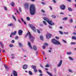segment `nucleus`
Listing matches in <instances>:
<instances>
[{
  "label": "nucleus",
  "mask_w": 76,
  "mask_h": 76,
  "mask_svg": "<svg viewBox=\"0 0 76 76\" xmlns=\"http://www.w3.org/2000/svg\"><path fill=\"white\" fill-rule=\"evenodd\" d=\"M72 39H74V40H75L76 39V37L75 36L72 37Z\"/></svg>",
  "instance_id": "obj_26"
},
{
  "label": "nucleus",
  "mask_w": 76,
  "mask_h": 76,
  "mask_svg": "<svg viewBox=\"0 0 76 76\" xmlns=\"http://www.w3.org/2000/svg\"><path fill=\"white\" fill-rule=\"evenodd\" d=\"M4 9L5 10H7V9L5 7H4Z\"/></svg>",
  "instance_id": "obj_43"
},
{
  "label": "nucleus",
  "mask_w": 76,
  "mask_h": 76,
  "mask_svg": "<svg viewBox=\"0 0 76 76\" xmlns=\"http://www.w3.org/2000/svg\"><path fill=\"white\" fill-rule=\"evenodd\" d=\"M16 33H17V32L16 31H15L14 32H12L10 34V37H11H11H12V36H13V35H16Z\"/></svg>",
  "instance_id": "obj_6"
},
{
  "label": "nucleus",
  "mask_w": 76,
  "mask_h": 76,
  "mask_svg": "<svg viewBox=\"0 0 76 76\" xmlns=\"http://www.w3.org/2000/svg\"><path fill=\"white\" fill-rule=\"evenodd\" d=\"M71 45H75L76 44V43L75 42H71L70 43Z\"/></svg>",
  "instance_id": "obj_32"
},
{
  "label": "nucleus",
  "mask_w": 76,
  "mask_h": 76,
  "mask_svg": "<svg viewBox=\"0 0 76 76\" xmlns=\"http://www.w3.org/2000/svg\"><path fill=\"white\" fill-rule=\"evenodd\" d=\"M25 9H28L29 8V4L28 3H26L25 4Z\"/></svg>",
  "instance_id": "obj_11"
},
{
  "label": "nucleus",
  "mask_w": 76,
  "mask_h": 76,
  "mask_svg": "<svg viewBox=\"0 0 76 76\" xmlns=\"http://www.w3.org/2000/svg\"><path fill=\"white\" fill-rule=\"evenodd\" d=\"M62 62H63V60H61L60 61L58 64L57 66L58 67H60V66H61V64H62Z\"/></svg>",
  "instance_id": "obj_9"
},
{
  "label": "nucleus",
  "mask_w": 76,
  "mask_h": 76,
  "mask_svg": "<svg viewBox=\"0 0 76 76\" xmlns=\"http://www.w3.org/2000/svg\"><path fill=\"white\" fill-rule=\"evenodd\" d=\"M51 18H53L54 19L56 18V16L54 15H51Z\"/></svg>",
  "instance_id": "obj_22"
},
{
  "label": "nucleus",
  "mask_w": 76,
  "mask_h": 76,
  "mask_svg": "<svg viewBox=\"0 0 76 76\" xmlns=\"http://www.w3.org/2000/svg\"><path fill=\"white\" fill-rule=\"evenodd\" d=\"M44 45H45V46H48V44H47V43H44Z\"/></svg>",
  "instance_id": "obj_37"
},
{
  "label": "nucleus",
  "mask_w": 76,
  "mask_h": 76,
  "mask_svg": "<svg viewBox=\"0 0 76 76\" xmlns=\"http://www.w3.org/2000/svg\"><path fill=\"white\" fill-rule=\"evenodd\" d=\"M3 52V53H4L5 52V50H2Z\"/></svg>",
  "instance_id": "obj_63"
},
{
  "label": "nucleus",
  "mask_w": 76,
  "mask_h": 76,
  "mask_svg": "<svg viewBox=\"0 0 76 76\" xmlns=\"http://www.w3.org/2000/svg\"><path fill=\"white\" fill-rule=\"evenodd\" d=\"M69 72H73L72 71V70H70V69H69Z\"/></svg>",
  "instance_id": "obj_57"
},
{
  "label": "nucleus",
  "mask_w": 76,
  "mask_h": 76,
  "mask_svg": "<svg viewBox=\"0 0 76 76\" xmlns=\"http://www.w3.org/2000/svg\"><path fill=\"white\" fill-rule=\"evenodd\" d=\"M36 8L34 5H31L30 8V14L31 15H35V13L36 12Z\"/></svg>",
  "instance_id": "obj_1"
},
{
  "label": "nucleus",
  "mask_w": 76,
  "mask_h": 76,
  "mask_svg": "<svg viewBox=\"0 0 76 76\" xmlns=\"http://www.w3.org/2000/svg\"><path fill=\"white\" fill-rule=\"evenodd\" d=\"M30 35H31V33L30 32H28L26 35L25 36V38H26L27 37V36L28 35L29 37V36H30Z\"/></svg>",
  "instance_id": "obj_16"
},
{
  "label": "nucleus",
  "mask_w": 76,
  "mask_h": 76,
  "mask_svg": "<svg viewBox=\"0 0 76 76\" xmlns=\"http://www.w3.org/2000/svg\"><path fill=\"white\" fill-rule=\"evenodd\" d=\"M40 39H41V40H43L44 39L43 36H41L40 37Z\"/></svg>",
  "instance_id": "obj_31"
},
{
  "label": "nucleus",
  "mask_w": 76,
  "mask_h": 76,
  "mask_svg": "<svg viewBox=\"0 0 76 76\" xmlns=\"http://www.w3.org/2000/svg\"><path fill=\"white\" fill-rule=\"evenodd\" d=\"M34 71L35 73H37V69H34Z\"/></svg>",
  "instance_id": "obj_40"
},
{
  "label": "nucleus",
  "mask_w": 76,
  "mask_h": 76,
  "mask_svg": "<svg viewBox=\"0 0 76 76\" xmlns=\"http://www.w3.org/2000/svg\"><path fill=\"white\" fill-rule=\"evenodd\" d=\"M21 20L22 21V22H24V20H23V18H21Z\"/></svg>",
  "instance_id": "obj_60"
},
{
  "label": "nucleus",
  "mask_w": 76,
  "mask_h": 76,
  "mask_svg": "<svg viewBox=\"0 0 76 76\" xmlns=\"http://www.w3.org/2000/svg\"><path fill=\"white\" fill-rule=\"evenodd\" d=\"M67 54H68V55H70V54H72V52L67 53Z\"/></svg>",
  "instance_id": "obj_47"
},
{
  "label": "nucleus",
  "mask_w": 76,
  "mask_h": 76,
  "mask_svg": "<svg viewBox=\"0 0 76 76\" xmlns=\"http://www.w3.org/2000/svg\"><path fill=\"white\" fill-rule=\"evenodd\" d=\"M42 4H43V5H45V3H44V2H41Z\"/></svg>",
  "instance_id": "obj_45"
},
{
  "label": "nucleus",
  "mask_w": 76,
  "mask_h": 76,
  "mask_svg": "<svg viewBox=\"0 0 76 76\" xmlns=\"http://www.w3.org/2000/svg\"><path fill=\"white\" fill-rule=\"evenodd\" d=\"M43 49H45V46H43Z\"/></svg>",
  "instance_id": "obj_62"
},
{
  "label": "nucleus",
  "mask_w": 76,
  "mask_h": 76,
  "mask_svg": "<svg viewBox=\"0 0 76 76\" xmlns=\"http://www.w3.org/2000/svg\"><path fill=\"white\" fill-rule=\"evenodd\" d=\"M15 10H16L17 13H18L19 14V12L18 11V10H17V9H16Z\"/></svg>",
  "instance_id": "obj_52"
},
{
  "label": "nucleus",
  "mask_w": 76,
  "mask_h": 76,
  "mask_svg": "<svg viewBox=\"0 0 76 76\" xmlns=\"http://www.w3.org/2000/svg\"><path fill=\"white\" fill-rule=\"evenodd\" d=\"M19 10L20 12H22V9H21V8H20V7L19 8Z\"/></svg>",
  "instance_id": "obj_38"
},
{
  "label": "nucleus",
  "mask_w": 76,
  "mask_h": 76,
  "mask_svg": "<svg viewBox=\"0 0 76 76\" xmlns=\"http://www.w3.org/2000/svg\"><path fill=\"white\" fill-rule=\"evenodd\" d=\"M50 10H52V7H51L50 6L49 7Z\"/></svg>",
  "instance_id": "obj_64"
},
{
  "label": "nucleus",
  "mask_w": 76,
  "mask_h": 76,
  "mask_svg": "<svg viewBox=\"0 0 76 76\" xmlns=\"http://www.w3.org/2000/svg\"><path fill=\"white\" fill-rule=\"evenodd\" d=\"M29 38L31 41V42H33V41H34V37H33L32 36L31 34L30 36H29Z\"/></svg>",
  "instance_id": "obj_5"
},
{
  "label": "nucleus",
  "mask_w": 76,
  "mask_h": 76,
  "mask_svg": "<svg viewBox=\"0 0 76 76\" xmlns=\"http://www.w3.org/2000/svg\"><path fill=\"white\" fill-rule=\"evenodd\" d=\"M18 45L20 47H23L22 44V43L20 42H19Z\"/></svg>",
  "instance_id": "obj_17"
},
{
  "label": "nucleus",
  "mask_w": 76,
  "mask_h": 76,
  "mask_svg": "<svg viewBox=\"0 0 76 76\" xmlns=\"http://www.w3.org/2000/svg\"><path fill=\"white\" fill-rule=\"evenodd\" d=\"M45 67H49V66L48 65H47L45 66Z\"/></svg>",
  "instance_id": "obj_61"
},
{
  "label": "nucleus",
  "mask_w": 76,
  "mask_h": 76,
  "mask_svg": "<svg viewBox=\"0 0 76 76\" xmlns=\"http://www.w3.org/2000/svg\"><path fill=\"white\" fill-rule=\"evenodd\" d=\"M12 73L14 76H18V73L16 71H13Z\"/></svg>",
  "instance_id": "obj_10"
},
{
  "label": "nucleus",
  "mask_w": 76,
  "mask_h": 76,
  "mask_svg": "<svg viewBox=\"0 0 76 76\" xmlns=\"http://www.w3.org/2000/svg\"><path fill=\"white\" fill-rule=\"evenodd\" d=\"M28 73L29 74V75H32V72H31V71H29L28 72Z\"/></svg>",
  "instance_id": "obj_29"
},
{
  "label": "nucleus",
  "mask_w": 76,
  "mask_h": 76,
  "mask_svg": "<svg viewBox=\"0 0 76 76\" xmlns=\"http://www.w3.org/2000/svg\"><path fill=\"white\" fill-rule=\"evenodd\" d=\"M28 45L31 49H32V46H31V43H30V42H28Z\"/></svg>",
  "instance_id": "obj_14"
},
{
  "label": "nucleus",
  "mask_w": 76,
  "mask_h": 76,
  "mask_svg": "<svg viewBox=\"0 0 76 76\" xmlns=\"http://www.w3.org/2000/svg\"><path fill=\"white\" fill-rule=\"evenodd\" d=\"M18 38L19 37L18 36L15 37V39H18Z\"/></svg>",
  "instance_id": "obj_39"
},
{
  "label": "nucleus",
  "mask_w": 76,
  "mask_h": 76,
  "mask_svg": "<svg viewBox=\"0 0 76 76\" xmlns=\"http://www.w3.org/2000/svg\"><path fill=\"white\" fill-rule=\"evenodd\" d=\"M39 26H43V25L42 24L40 23L39 24Z\"/></svg>",
  "instance_id": "obj_50"
},
{
  "label": "nucleus",
  "mask_w": 76,
  "mask_h": 76,
  "mask_svg": "<svg viewBox=\"0 0 76 76\" xmlns=\"http://www.w3.org/2000/svg\"><path fill=\"white\" fill-rule=\"evenodd\" d=\"M49 28L50 29H52V27L50 26H49Z\"/></svg>",
  "instance_id": "obj_56"
},
{
  "label": "nucleus",
  "mask_w": 76,
  "mask_h": 76,
  "mask_svg": "<svg viewBox=\"0 0 76 76\" xmlns=\"http://www.w3.org/2000/svg\"><path fill=\"white\" fill-rule=\"evenodd\" d=\"M43 23H44V25H47V24L46 22L44 21H43Z\"/></svg>",
  "instance_id": "obj_34"
},
{
  "label": "nucleus",
  "mask_w": 76,
  "mask_h": 76,
  "mask_svg": "<svg viewBox=\"0 0 76 76\" xmlns=\"http://www.w3.org/2000/svg\"><path fill=\"white\" fill-rule=\"evenodd\" d=\"M13 24L12 23H10V24H8L7 25L8 26H13Z\"/></svg>",
  "instance_id": "obj_21"
},
{
  "label": "nucleus",
  "mask_w": 76,
  "mask_h": 76,
  "mask_svg": "<svg viewBox=\"0 0 76 76\" xmlns=\"http://www.w3.org/2000/svg\"><path fill=\"white\" fill-rule=\"evenodd\" d=\"M11 43H14L15 42V41L14 40H12L11 42Z\"/></svg>",
  "instance_id": "obj_53"
},
{
  "label": "nucleus",
  "mask_w": 76,
  "mask_h": 76,
  "mask_svg": "<svg viewBox=\"0 0 76 76\" xmlns=\"http://www.w3.org/2000/svg\"><path fill=\"white\" fill-rule=\"evenodd\" d=\"M68 10L70 12H71V11H73V9H72V8L70 7H68Z\"/></svg>",
  "instance_id": "obj_24"
},
{
  "label": "nucleus",
  "mask_w": 76,
  "mask_h": 76,
  "mask_svg": "<svg viewBox=\"0 0 76 76\" xmlns=\"http://www.w3.org/2000/svg\"><path fill=\"white\" fill-rule=\"evenodd\" d=\"M60 7L61 10H65L66 6L64 5H60Z\"/></svg>",
  "instance_id": "obj_8"
},
{
  "label": "nucleus",
  "mask_w": 76,
  "mask_h": 76,
  "mask_svg": "<svg viewBox=\"0 0 76 76\" xmlns=\"http://www.w3.org/2000/svg\"><path fill=\"white\" fill-rule=\"evenodd\" d=\"M70 22H71V23L73 22V20L72 19L70 20Z\"/></svg>",
  "instance_id": "obj_48"
},
{
  "label": "nucleus",
  "mask_w": 76,
  "mask_h": 76,
  "mask_svg": "<svg viewBox=\"0 0 76 76\" xmlns=\"http://www.w3.org/2000/svg\"><path fill=\"white\" fill-rule=\"evenodd\" d=\"M11 5H12V6H15V3L12 2L11 4Z\"/></svg>",
  "instance_id": "obj_33"
},
{
  "label": "nucleus",
  "mask_w": 76,
  "mask_h": 76,
  "mask_svg": "<svg viewBox=\"0 0 76 76\" xmlns=\"http://www.w3.org/2000/svg\"><path fill=\"white\" fill-rule=\"evenodd\" d=\"M46 72L48 73V75H50V76H53V75H52V74H51V73H50L48 72V71H47Z\"/></svg>",
  "instance_id": "obj_25"
},
{
  "label": "nucleus",
  "mask_w": 76,
  "mask_h": 76,
  "mask_svg": "<svg viewBox=\"0 0 76 76\" xmlns=\"http://www.w3.org/2000/svg\"><path fill=\"white\" fill-rule=\"evenodd\" d=\"M4 67L7 70H9V67L6 66V65H4Z\"/></svg>",
  "instance_id": "obj_19"
},
{
  "label": "nucleus",
  "mask_w": 76,
  "mask_h": 76,
  "mask_svg": "<svg viewBox=\"0 0 76 76\" xmlns=\"http://www.w3.org/2000/svg\"><path fill=\"white\" fill-rule=\"evenodd\" d=\"M56 68H54V70L55 72H56Z\"/></svg>",
  "instance_id": "obj_58"
},
{
  "label": "nucleus",
  "mask_w": 76,
  "mask_h": 76,
  "mask_svg": "<svg viewBox=\"0 0 76 76\" xmlns=\"http://www.w3.org/2000/svg\"><path fill=\"white\" fill-rule=\"evenodd\" d=\"M52 42L55 45H61V43L60 42L54 39H52Z\"/></svg>",
  "instance_id": "obj_3"
},
{
  "label": "nucleus",
  "mask_w": 76,
  "mask_h": 76,
  "mask_svg": "<svg viewBox=\"0 0 76 76\" xmlns=\"http://www.w3.org/2000/svg\"><path fill=\"white\" fill-rule=\"evenodd\" d=\"M52 1H53V2H54V3H56V1L55 0H52Z\"/></svg>",
  "instance_id": "obj_59"
},
{
  "label": "nucleus",
  "mask_w": 76,
  "mask_h": 76,
  "mask_svg": "<svg viewBox=\"0 0 76 76\" xmlns=\"http://www.w3.org/2000/svg\"><path fill=\"white\" fill-rule=\"evenodd\" d=\"M42 13H45V11L43 10H42Z\"/></svg>",
  "instance_id": "obj_55"
},
{
  "label": "nucleus",
  "mask_w": 76,
  "mask_h": 76,
  "mask_svg": "<svg viewBox=\"0 0 76 76\" xmlns=\"http://www.w3.org/2000/svg\"><path fill=\"white\" fill-rule=\"evenodd\" d=\"M60 15H64V13L63 12H60Z\"/></svg>",
  "instance_id": "obj_51"
},
{
  "label": "nucleus",
  "mask_w": 76,
  "mask_h": 76,
  "mask_svg": "<svg viewBox=\"0 0 76 76\" xmlns=\"http://www.w3.org/2000/svg\"><path fill=\"white\" fill-rule=\"evenodd\" d=\"M64 34H65V35H66V34H68L69 33L68 32H64Z\"/></svg>",
  "instance_id": "obj_44"
},
{
  "label": "nucleus",
  "mask_w": 76,
  "mask_h": 76,
  "mask_svg": "<svg viewBox=\"0 0 76 76\" xmlns=\"http://www.w3.org/2000/svg\"><path fill=\"white\" fill-rule=\"evenodd\" d=\"M62 41L63 42H64V43H67V42H66V41H65V40L63 39Z\"/></svg>",
  "instance_id": "obj_41"
},
{
  "label": "nucleus",
  "mask_w": 76,
  "mask_h": 76,
  "mask_svg": "<svg viewBox=\"0 0 76 76\" xmlns=\"http://www.w3.org/2000/svg\"><path fill=\"white\" fill-rule=\"evenodd\" d=\"M12 17L15 21H16V19L14 15H12Z\"/></svg>",
  "instance_id": "obj_27"
},
{
  "label": "nucleus",
  "mask_w": 76,
  "mask_h": 76,
  "mask_svg": "<svg viewBox=\"0 0 76 76\" xmlns=\"http://www.w3.org/2000/svg\"><path fill=\"white\" fill-rule=\"evenodd\" d=\"M0 45L2 48L3 49L4 48V46H3V45L2 42H0Z\"/></svg>",
  "instance_id": "obj_20"
},
{
  "label": "nucleus",
  "mask_w": 76,
  "mask_h": 76,
  "mask_svg": "<svg viewBox=\"0 0 76 76\" xmlns=\"http://www.w3.org/2000/svg\"><path fill=\"white\" fill-rule=\"evenodd\" d=\"M62 20L64 21H66V20H67V17L64 18L62 19Z\"/></svg>",
  "instance_id": "obj_23"
},
{
  "label": "nucleus",
  "mask_w": 76,
  "mask_h": 76,
  "mask_svg": "<svg viewBox=\"0 0 76 76\" xmlns=\"http://www.w3.org/2000/svg\"><path fill=\"white\" fill-rule=\"evenodd\" d=\"M68 58L70 60H71L72 61H73V58H72L70 57V56H69Z\"/></svg>",
  "instance_id": "obj_28"
},
{
  "label": "nucleus",
  "mask_w": 76,
  "mask_h": 76,
  "mask_svg": "<svg viewBox=\"0 0 76 76\" xmlns=\"http://www.w3.org/2000/svg\"><path fill=\"white\" fill-rule=\"evenodd\" d=\"M37 30L38 33L39 34H40V31H39V30L38 29H37Z\"/></svg>",
  "instance_id": "obj_46"
},
{
  "label": "nucleus",
  "mask_w": 76,
  "mask_h": 76,
  "mask_svg": "<svg viewBox=\"0 0 76 76\" xmlns=\"http://www.w3.org/2000/svg\"><path fill=\"white\" fill-rule=\"evenodd\" d=\"M44 20L46 22H47L50 25H54V23H52V20H49V19L47 18L44 17Z\"/></svg>",
  "instance_id": "obj_2"
},
{
  "label": "nucleus",
  "mask_w": 76,
  "mask_h": 76,
  "mask_svg": "<svg viewBox=\"0 0 76 76\" xmlns=\"http://www.w3.org/2000/svg\"><path fill=\"white\" fill-rule=\"evenodd\" d=\"M31 68L32 69H33L34 70V69H36L37 66H35L32 65L31 66Z\"/></svg>",
  "instance_id": "obj_15"
},
{
  "label": "nucleus",
  "mask_w": 76,
  "mask_h": 76,
  "mask_svg": "<svg viewBox=\"0 0 76 76\" xmlns=\"http://www.w3.org/2000/svg\"><path fill=\"white\" fill-rule=\"evenodd\" d=\"M51 36H52V35H51V34L50 33L48 34H47L46 35V38L48 39H50V38H51Z\"/></svg>",
  "instance_id": "obj_7"
},
{
  "label": "nucleus",
  "mask_w": 76,
  "mask_h": 76,
  "mask_svg": "<svg viewBox=\"0 0 76 76\" xmlns=\"http://www.w3.org/2000/svg\"><path fill=\"white\" fill-rule=\"evenodd\" d=\"M22 31L21 30H19L18 31V34L19 35H22Z\"/></svg>",
  "instance_id": "obj_12"
},
{
  "label": "nucleus",
  "mask_w": 76,
  "mask_h": 76,
  "mask_svg": "<svg viewBox=\"0 0 76 76\" xmlns=\"http://www.w3.org/2000/svg\"><path fill=\"white\" fill-rule=\"evenodd\" d=\"M27 67H28V66L26 65H24L23 67V69H26Z\"/></svg>",
  "instance_id": "obj_13"
},
{
  "label": "nucleus",
  "mask_w": 76,
  "mask_h": 76,
  "mask_svg": "<svg viewBox=\"0 0 76 76\" xmlns=\"http://www.w3.org/2000/svg\"><path fill=\"white\" fill-rule=\"evenodd\" d=\"M38 71L39 73H42V71L40 69H39Z\"/></svg>",
  "instance_id": "obj_42"
},
{
  "label": "nucleus",
  "mask_w": 76,
  "mask_h": 76,
  "mask_svg": "<svg viewBox=\"0 0 76 76\" xmlns=\"http://www.w3.org/2000/svg\"><path fill=\"white\" fill-rule=\"evenodd\" d=\"M59 32L60 34H61V35H63V32L61 31H59Z\"/></svg>",
  "instance_id": "obj_35"
},
{
  "label": "nucleus",
  "mask_w": 76,
  "mask_h": 76,
  "mask_svg": "<svg viewBox=\"0 0 76 76\" xmlns=\"http://www.w3.org/2000/svg\"><path fill=\"white\" fill-rule=\"evenodd\" d=\"M4 67L7 70H9V67L6 66V65H4Z\"/></svg>",
  "instance_id": "obj_18"
},
{
  "label": "nucleus",
  "mask_w": 76,
  "mask_h": 76,
  "mask_svg": "<svg viewBox=\"0 0 76 76\" xmlns=\"http://www.w3.org/2000/svg\"><path fill=\"white\" fill-rule=\"evenodd\" d=\"M55 38H56V39H59V37H56Z\"/></svg>",
  "instance_id": "obj_54"
},
{
  "label": "nucleus",
  "mask_w": 76,
  "mask_h": 76,
  "mask_svg": "<svg viewBox=\"0 0 76 76\" xmlns=\"http://www.w3.org/2000/svg\"><path fill=\"white\" fill-rule=\"evenodd\" d=\"M28 25L29 27L31 28V29L33 30L34 32H36V29H35V26L31 24H29Z\"/></svg>",
  "instance_id": "obj_4"
},
{
  "label": "nucleus",
  "mask_w": 76,
  "mask_h": 76,
  "mask_svg": "<svg viewBox=\"0 0 76 76\" xmlns=\"http://www.w3.org/2000/svg\"><path fill=\"white\" fill-rule=\"evenodd\" d=\"M33 49L34 50H35V51H36L37 50V48L35 46H34L33 47Z\"/></svg>",
  "instance_id": "obj_30"
},
{
  "label": "nucleus",
  "mask_w": 76,
  "mask_h": 76,
  "mask_svg": "<svg viewBox=\"0 0 76 76\" xmlns=\"http://www.w3.org/2000/svg\"><path fill=\"white\" fill-rule=\"evenodd\" d=\"M26 19H27V20H28V21L30 20V18L29 17H27L26 18Z\"/></svg>",
  "instance_id": "obj_36"
},
{
  "label": "nucleus",
  "mask_w": 76,
  "mask_h": 76,
  "mask_svg": "<svg viewBox=\"0 0 76 76\" xmlns=\"http://www.w3.org/2000/svg\"><path fill=\"white\" fill-rule=\"evenodd\" d=\"M10 47H13V45L10 44Z\"/></svg>",
  "instance_id": "obj_49"
}]
</instances>
